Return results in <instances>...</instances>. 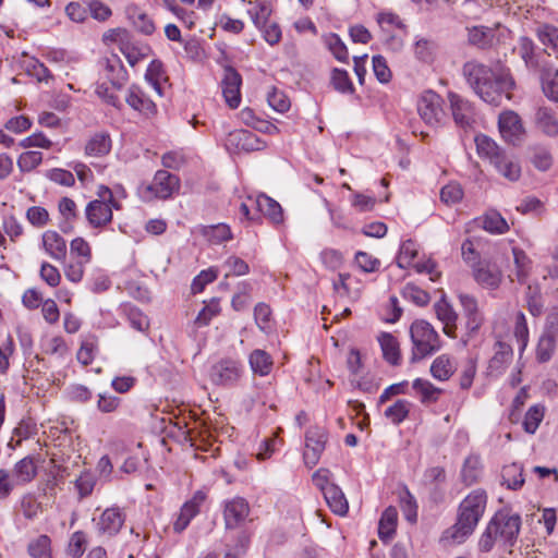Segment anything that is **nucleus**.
I'll return each mask as SVG.
<instances>
[{"label": "nucleus", "mask_w": 558, "mask_h": 558, "mask_svg": "<svg viewBox=\"0 0 558 558\" xmlns=\"http://www.w3.org/2000/svg\"><path fill=\"white\" fill-rule=\"evenodd\" d=\"M463 75L485 102L498 106L504 98L510 99L514 81L508 69L501 66L492 69L483 63L469 61L463 65Z\"/></svg>", "instance_id": "nucleus-1"}, {"label": "nucleus", "mask_w": 558, "mask_h": 558, "mask_svg": "<svg viewBox=\"0 0 558 558\" xmlns=\"http://www.w3.org/2000/svg\"><path fill=\"white\" fill-rule=\"evenodd\" d=\"M486 504L485 490L471 492L459 506L457 522L444 532L441 539L450 545L463 543L474 532Z\"/></svg>", "instance_id": "nucleus-2"}, {"label": "nucleus", "mask_w": 558, "mask_h": 558, "mask_svg": "<svg viewBox=\"0 0 558 558\" xmlns=\"http://www.w3.org/2000/svg\"><path fill=\"white\" fill-rule=\"evenodd\" d=\"M410 336L413 344L411 362H417L440 349L438 333L433 326L425 320H415L410 327Z\"/></svg>", "instance_id": "nucleus-3"}, {"label": "nucleus", "mask_w": 558, "mask_h": 558, "mask_svg": "<svg viewBox=\"0 0 558 558\" xmlns=\"http://www.w3.org/2000/svg\"><path fill=\"white\" fill-rule=\"evenodd\" d=\"M418 255V246L412 240L404 241L397 256V265L402 268L413 267L418 274H426L432 281H436L440 277L437 264L430 258L426 260H416Z\"/></svg>", "instance_id": "nucleus-4"}, {"label": "nucleus", "mask_w": 558, "mask_h": 558, "mask_svg": "<svg viewBox=\"0 0 558 558\" xmlns=\"http://www.w3.org/2000/svg\"><path fill=\"white\" fill-rule=\"evenodd\" d=\"M179 187L180 182L177 175L166 170H159L155 173L150 183L141 186L140 193L148 202L155 198L166 199L177 192Z\"/></svg>", "instance_id": "nucleus-5"}, {"label": "nucleus", "mask_w": 558, "mask_h": 558, "mask_svg": "<svg viewBox=\"0 0 558 558\" xmlns=\"http://www.w3.org/2000/svg\"><path fill=\"white\" fill-rule=\"evenodd\" d=\"M417 112L421 119L428 125L435 126L446 119L442 98L427 90L422 94L417 101Z\"/></svg>", "instance_id": "nucleus-6"}, {"label": "nucleus", "mask_w": 558, "mask_h": 558, "mask_svg": "<svg viewBox=\"0 0 558 558\" xmlns=\"http://www.w3.org/2000/svg\"><path fill=\"white\" fill-rule=\"evenodd\" d=\"M242 374L243 367L240 361L222 359L211 365L209 379L214 385L230 387L240 380Z\"/></svg>", "instance_id": "nucleus-7"}, {"label": "nucleus", "mask_w": 558, "mask_h": 558, "mask_svg": "<svg viewBox=\"0 0 558 558\" xmlns=\"http://www.w3.org/2000/svg\"><path fill=\"white\" fill-rule=\"evenodd\" d=\"M489 522L494 524L500 541L512 545L520 532L521 517L518 513L504 509L498 511Z\"/></svg>", "instance_id": "nucleus-8"}, {"label": "nucleus", "mask_w": 558, "mask_h": 558, "mask_svg": "<svg viewBox=\"0 0 558 558\" xmlns=\"http://www.w3.org/2000/svg\"><path fill=\"white\" fill-rule=\"evenodd\" d=\"M98 68L100 80H107L114 88L120 89L128 81V72L116 53L104 56L98 61Z\"/></svg>", "instance_id": "nucleus-9"}, {"label": "nucleus", "mask_w": 558, "mask_h": 558, "mask_svg": "<svg viewBox=\"0 0 558 558\" xmlns=\"http://www.w3.org/2000/svg\"><path fill=\"white\" fill-rule=\"evenodd\" d=\"M125 521V513L119 507L107 508L98 519H94L97 534L101 537L111 538L122 529Z\"/></svg>", "instance_id": "nucleus-10"}, {"label": "nucleus", "mask_w": 558, "mask_h": 558, "mask_svg": "<svg viewBox=\"0 0 558 558\" xmlns=\"http://www.w3.org/2000/svg\"><path fill=\"white\" fill-rule=\"evenodd\" d=\"M250 505L242 497H234L225 501L222 509L225 527L227 530L241 527L250 515Z\"/></svg>", "instance_id": "nucleus-11"}, {"label": "nucleus", "mask_w": 558, "mask_h": 558, "mask_svg": "<svg viewBox=\"0 0 558 558\" xmlns=\"http://www.w3.org/2000/svg\"><path fill=\"white\" fill-rule=\"evenodd\" d=\"M327 441V432L318 426H314L307 429L305 434V450L304 461L310 468L317 464L320 454L325 449Z\"/></svg>", "instance_id": "nucleus-12"}, {"label": "nucleus", "mask_w": 558, "mask_h": 558, "mask_svg": "<svg viewBox=\"0 0 558 558\" xmlns=\"http://www.w3.org/2000/svg\"><path fill=\"white\" fill-rule=\"evenodd\" d=\"M472 270L475 281L485 289L496 290L502 282L501 269L489 259L474 264Z\"/></svg>", "instance_id": "nucleus-13"}, {"label": "nucleus", "mask_w": 558, "mask_h": 558, "mask_svg": "<svg viewBox=\"0 0 558 558\" xmlns=\"http://www.w3.org/2000/svg\"><path fill=\"white\" fill-rule=\"evenodd\" d=\"M207 499V494L204 490H196L192 497L186 500L181 509L180 512L173 522V530L177 533L183 532L192 521L201 511V507L204 505V502Z\"/></svg>", "instance_id": "nucleus-14"}, {"label": "nucleus", "mask_w": 558, "mask_h": 558, "mask_svg": "<svg viewBox=\"0 0 558 558\" xmlns=\"http://www.w3.org/2000/svg\"><path fill=\"white\" fill-rule=\"evenodd\" d=\"M241 85V75L233 68H226L221 87L225 100L231 109H235L240 106Z\"/></svg>", "instance_id": "nucleus-15"}, {"label": "nucleus", "mask_w": 558, "mask_h": 558, "mask_svg": "<svg viewBox=\"0 0 558 558\" xmlns=\"http://www.w3.org/2000/svg\"><path fill=\"white\" fill-rule=\"evenodd\" d=\"M113 204L102 199L90 201L85 208V216L90 227L104 228L112 221Z\"/></svg>", "instance_id": "nucleus-16"}, {"label": "nucleus", "mask_w": 558, "mask_h": 558, "mask_svg": "<svg viewBox=\"0 0 558 558\" xmlns=\"http://www.w3.org/2000/svg\"><path fill=\"white\" fill-rule=\"evenodd\" d=\"M448 99L456 124L462 129L470 128L474 122V109L471 102L454 93H449Z\"/></svg>", "instance_id": "nucleus-17"}, {"label": "nucleus", "mask_w": 558, "mask_h": 558, "mask_svg": "<svg viewBox=\"0 0 558 558\" xmlns=\"http://www.w3.org/2000/svg\"><path fill=\"white\" fill-rule=\"evenodd\" d=\"M126 104L140 113L150 117L157 112V107L151 97L138 85H132L125 96Z\"/></svg>", "instance_id": "nucleus-18"}, {"label": "nucleus", "mask_w": 558, "mask_h": 558, "mask_svg": "<svg viewBox=\"0 0 558 558\" xmlns=\"http://www.w3.org/2000/svg\"><path fill=\"white\" fill-rule=\"evenodd\" d=\"M41 246L45 253L57 262H63L66 257V241L54 230H47L43 233Z\"/></svg>", "instance_id": "nucleus-19"}, {"label": "nucleus", "mask_w": 558, "mask_h": 558, "mask_svg": "<svg viewBox=\"0 0 558 558\" xmlns=\"http://www.w3.org/2000/svg\"><path fill=\"white\" fill-rule=\"evenodd\" d=\"M536 129L548 137L558 136V116L557 112L547 106H539L534 116Z\"/></svg>", "instance_id": "nucleus-20"}, {"label": "nucleus", "mask_w": 558, "mask_h": 558, "mask_svg": "<svg viewBox=\"0 0 558 558\" xmlns=\"http://www.w3.org/2000/svg\"><path fill=\"white\" fill-rule=\"evenodd\" d=\"M513 357L511 345L505 341L498 340L494 345V355L488 363L490 375H499L506 371Z\"/></svg>", "instance_id": "nucleus-21"}, {"label": "nucleus", "mask_w": 558, "mask_h": 558, "mask_svg": "<svg viewBox=\"0 0 558 558\" xmlns=\"http://www.w3.org/2000/svg\"><path fill=\"white\" fill-rule=\"evenodd\" d=\"M498 125L501 136L508 142H514L523 133L521 119L513 111L500 113Z\"/></svg>", "instance_id": "nucleus-22"}, {"label": "nucleus", "mask_w": 558, "mask_h": 558, "mask_svg": "<svg viewBox=\"0 0 558 558\" xmlns=\"http://www.w3.org/2000/svg\"><path fill=\"white\" fill-rule=\"evenodd\" d=\"M38 473V466L35 458L32 456L24 457L14 464L12 475L17 486L26 485L33 482Z\"/></svg>", "instance_id": "nucleus-23"}, {"label": "nucleus", "mask_w": 558, "mask_h": 558, "mask_svg": "<svg viewBox=\"0 0 558 558\" xmlns=\"http://www.w3.org/2000/svg\"><path fill=\"white\" fill-rule=\"evenodd\" d=\"M119 47L121 53L125 57L131 66H135L138 62L147 59L150 54V48L147 45L132 41L130 39L120 38Z\"/></svg>", "instance_id": "nucleus-24"}, {"label": "nucleus", "mask_w": 558, "mask_h": 558, "mask_svg": "<svg viewBox=\"0 0 558 558\" xmlns=\"http://www.w3.org/2000/svg\"><path fill=\"white\" fill-rule=\"evenodd\" d=\"M247 202L254 204L256 209L270 219L274 223H280L283 219L282 209L278 202L271 197L260 194L255 199L252 197L247 198Z\"/></svg>", "instance_id": "nucleus-25"}, {"label": "nucleus", "mask_w": 558, "mask_h": 558, "mask_svg": "<svg viewBox=\"0 0 558 558\" xmlns=\"http://www.w3.org/2000/svg\"><path fill=\"white\" fill-rule=\"evenodd\" d=\"M227 147H234L242 150H255L259 149V141L250 131L236 130L231 132L227 137Z\"/></svg>", "instance_id": "nucleus-26"}, {"label": "nucleus", "mask_w": 558, "mask_h": 558, "mask_svg": "<svg viewBox=\"0 0 558 558\" xmlns=\"http://www.w3.org/2000/svg\"><path fill=\"white\" fill-rule=\"evenodd\" d=\"M541 85L545 97L553 102H558V69L545 65L541 70Z\"/></svg>", "instance_id": "nucleus-27"}, {"label": "nucleus", "mask_w": 558, "mask_h": 558, "mask_svg": "<svg viewBox=\"0 0 558 558\" xmlns=\"http://www.w3.org/2000/svg\"><path fill=\"white\" fill-rule=\"evenodd\" d=\"M493 165L496 170L509 181H517L521 175V167L518 160L504 151L494 159Z\"/></svg>", "instance_id": "nucleus-28"}, {"label": "nucleus", "mask_w": 558, "mask_h": 558, "mask_svg": "<svg viewBox=\"0 0 558 558\" xmlns=\"http://www.w3.org/2000/svg\"><path fill=\"white\" fill-rule=\"evenodd\" d=\"M535 34L541 44L545 46V51L548 54L553 52L558 58V27L543 23L537 25Z\"/></svg>", "instance_id": "nucleus-29"}, {"label": "nucleus", "mask_w": 558, "mask_h": 558, "mask_svg": "<svg viewBox=\"0 0 558 558\" xmlns=\"http://www.w3.org/2000/svg\"><path fill=\"white\" fill-rule=\"evenodd\" d=\"M324 497L331 509V511L338 515L347 514L349 510L348 500L337 485H327L323 490Z\"/></svg>", "instance_id": "nucleus-30"}, {"label": "nucleus", "mask_w": 558, "mask_h": 558, "mask_svg": "<svg viewBox=\"0 0 558 558\" xmlns=\"http://www.w3.org/2000/svg\"><path fill=\"white\" fill-rule=\"evenodd\" d=\"M248 364L255 375L267 376L272 371L274 360L265 350L255 349L248 355Z\"/></svg>", "instance_id": "nucleus-31"}, {"label": "nucleus", "mask_w": 558, "mask_h": 558, "mask_svg": "<svg viewBox=\"0 0 558 558\" xmlns=\"http://www.w3.org/2000/svg\"><path fill=\"white\" fill-rule=\"evenodd\" d=\"M398 511L395 507L390 506L383 512L378 524V536L383 542L390 541L397 529Z\"/></svg>", "instance_id": "nucleus-32"}, {"label": "nucleus", "mask_w": 558, "mask_h": 558, "mask_svg": "<svg viewBox=\"0 0 558 558\" xmlns=\"http://www.w3.org/2000/svg\"><path fill=\"white\" fill-rule=\"evenodd\" d=\"M437 318L444 324V332L449 337H454L457 314L452 306L444 299L435 304Z\"/></svg>", "instance_id": "nucleus-33"}, {"label": "nucleus", "mask_w": 558, "mask_h": 558, "mask_svg": "<svg viewBox=\"0 0 558 558\" xmlns=\"http://www.w3.org/2000/svg\"><path fill=\"white\" fill-rule=\"evenodd\" d=\"M111 150V138L109 134L96 133L86 142L85 154L89 157H102Z\"/></svg>", "instance_id": "nucleus-34"}, {"label": "nucleus", "mask_w": 558, "mask_h": 558, "mask_svg": "<svg viewBox=\"0 0 558 558\" xmlns=\"http://www.w3.org/2000/svg\"><path fill=\"white\" fill-rule=\"evenodd\" d=\"M378 342L384 359L391 365H398L401 360V354L397 338L391 333L383 332L378 336Z\"/></svg>", "instance_id": "nucleus-35"}, {"label": "nucleus", "mask_w": 558, "mask_h": 558, "mask_svg": "<svg viewBox=\"0 0 558 558\" xmlns=\"http://www.w3.org/2000/svg\"><path fill=\"white\" fill-rule=\"evenodd\" d=\"M514 51L521 57L527 69L535 70L538 68L539 62L535 52V45L531 38L520 37Z\"/></svg>", "instance_id": "nucleus-36"}, {"label": "nucleus", "mask_w": 558, "mask_h": 558, "mask_svg": "<svg viewBox=\"0 0 558 558\" xmlns=\"http://www.w3.org/2000/svg\"><path fill=\"white\" fill-rule=\"evenodd\" d=\"M456 369L453 360L446 354L437 356L430 365L432 376L440 381L448 380Z\"/></svg>", "instance_id": "nucleus-37"}, {"label": "nucleus", "mask_w": 558, "mask_h": 558, "mask_svg": "<svg viewBox=\"0 0 558 558\" xmlns=\"http://www.w3.org/2000/svg\"><path fill=\"white\" fill-rule=\"evenodd\" d=\"M459 300L468 316L469 326L472 330L478 329L483 324L484 318L478 311L476 299L469 294H460Z\"/></svg>", "instance_id": "nucleus-38"}, {"label": "nucleus", "mask_w": 558, "mask_h": 558, "mask_svg": "<svg viewBox=\"0 0 558 558\" xmlns=\"http://www.w3.org/2000/svg\"><path fill=\"white\" fill-rule=\"evenodd\" d=\"M484 230L494 234H502L509 230L506 219L496 210H488L478 219Z\"/></svg>", "instance_id": "nucleus-39"}, {"label": "nucleus", "mask_w": 558, "mask_h": 558, "mask_svg": "<svg viewBox=\"0 0 558 558\" xmlns=\"http://www.w3.org/2000/svg\"><path fill=\"white\" fill-rule=\"evenodd\" d=\"M354 278L350 274H339L338 279L333 281V290L340 298L356 300L360 296L361 289L353 287Z\"/></svg>", "instance_id": "nucleus-40"}, {"label": "nucleus", "mask_w": 558, "mask_h": 558, "mask_svg": "<svg viewBox=\"0 0 558 558\" xmlns=\"http://www.w3.org/2000/svg\"><path fill=\"white\" fill-rule=\"evenodd\" d=\"M21 65L29 76L35 77L38 82H47L51 77L45 64L34 57L23 54Z\"/></svg>", "instance_id": "nucleus-41"}, {"label": "nucleus", "mask_w": 558, "mask_h": 558, "mask_svg": "<svg viewBox=\"0 0 558 558\" xmlns=\"http://www.w3.org/2000/svg\"><path fill=\"white\" fill-rule=\"evenodd\" d=\"M512 255H513L515 279L520 283H523L530 276V271L532 268V260L527 256V254L522 248H519V247L512 248Z\"/></svg>", "instance_id": "nucleus-42"}, {"label": "nucleus", "mask_w": 558, "mask_h": 558, "mask_svg": "<svg viewBox=\"0 0 558 558\" xmlns=\"http://www.w3.org/2000/svg\"><path fill=\"white\" fill-rule=\"evenodd\" d=\"M145 80L146 82L153 87L155 94L158 97H161L162 86L161 83L167 80L163 71L162 63L158 60H153L145 73Z\"/></svg>", "instance_id": "nucleus-43"}, {"label": "nucleus", "mask_w": 558, "mask_h": 558, "mask_svg": "<svg viewBox=\"0 0 558 558\" xmlns=\"http://www.w3.org/2000/svg\"><path fill=\"white\" fill-rule=\"evenodd\" d=\"M524 301L531 315L537 317L544 308L543 295L538 284H529L524 293Z\"/></svg>", "instance_id": "nucleus-44"}, {"label": "nucleus", "mask_w": 558, "mask_h": 558, "mask_svg": "<svg viewBox=\"0 0 558 558\" xmlns=\"http://www.w3.org/2000/svg\"><path fill=\"white\" fill-rule=\"evenodd\" d=\"M482 474V463L478 456H470L465 459L462 470L461 478L465 485H473L476 483Z\"/></svg>", "instance_id": "nucleus-45"}, {"label": "nucleus", "mask_w": 558, "mask_h": 558, "mask_svg": "<svg viewBox=\"0 0 558 558\" xmlns=\"http://www.w3.org/2000/svg\"><path fill=\"white\" fill-rule=\"evenodd\" d=\"M412 403L404 399H399L391 405L387 407L384 415L392 424H401L409 415Z\"/></svg>", "instance_id": "nucleus-46"}, {"label": "nucleus", "mask_w": 558, "mask_h": 558, "mask_svg": "<svg viewBox=\"0 0 558 558\" xmlns=\"http://www.w3.org/2000/svg\"><path fill=\"white\" fill-rule=\"evenodd\" d=\"M474 141L478 156L489 159L490 163H493L494 159L502 153L499 146L490 137L484 134L476 135Z\"/></svg>", "instance_id": "nucleus-47"}, {"label": "nucleus", "mask_w": 558, "mask_h": 558, "mask_svg": "<svg viewBox=\"0 0 558 558\" xmlns=\"http://www.w3.org/2000/svg\"><path fill=\"white\" fill-rule=\"evenodd\" d=\"M412 386L415 392L420 395L422 403L436 402L442 391L430 381L422 378H416Z\"/></svg>", "instance_id": "nucleus-48"}, {"label": "nucleus", "mask_w": 558, "mask_h": 558, "mask_svg": "<svg viewBox=\"0 0 558 558\" xmlns=\"http://www.w3.org/2000/svg\"><path fill=\"white\" fill-rule=\"evenodd\" d=\"M502 483L508 488L517 490L524 484L523 469L520 464L511 463L504 466L501 472Z\"/></svg>", "instance_id": "nucleus-49"}, {"label": "nucleus", "mask_w": 558, "mask_h": 558, "mask_svg": "<svg viewBox=\"0 0 558 558\" xmlns=\"http://www.w3.org/2000/svg\"><path fill=\"white\" fill-rule=\"evenodd\" d=\"M557 338L541 335L536 349L535 359L538 363H546L551 360L556 351Z\"/></svg>", "instance_id": "nucleus-50"}, {"label": "nucleus", "mask_w": 558, "mask_h": 558, "mask_svg": "<svg viewBox=\"0 0 558 558\" xmlns=\"http://www.w3.org/2000/svg\"><path fill=\"white\" fill-rule=\"evenodd\" d=\"M469 43L478 48H486L493 44L494 32L485 26H474L468 29Z\"/></svg>", "instance_id": "nucleus-51"}, {"label": "nucleus", "mask_w": 558, "mask_h": 558, "mask_svg": "<svg viewBox=\"0 0 558 558\" xmlns=\"http://www.w3.org/2000/svg\"><path fill=\"white\" fill-rule=\"evenodd\" d=\"M27 551L32 558H51V539L48 535H39L28 543Z\"/></svg>", "instance_id": "nucleus-52"}, {"label": "nucleus", "mask_w": 558, "mask_h": 558, "mask_svg": "<svg viewBox=\"0 0 558 558\" xmlns=\"http://www.w3.org/2000/svg\"><path fill=\"white\" fill-rule=\"evenodd\" d=\"M70 258L89 264L92 260V247L89 243L77 236L70 242Z\"/></svg>", "instance_id": "nucleus-53"}, {"label": "nucleus", "mask_w": 558, "mask_h": 558, "mask_svg": "<svg viewBox=\"0 0 558 558\" xmlns=\"http://www.w3.org/2000/svg\"><path fill=\"white\" fill-rule=\"evenodd\" d=\"M43 352L45 354L62 359L69 352L68 345L64 339L60 336H53L46 338L41 344Z\"/></svg>", "instance_id": "nucleus-54"}, {"label": "nucleus", "mask_w": 558, "mask_h": 558, "mask_svg": "<svg viewBox=\"0 0 558 558\" xmlns=\"http://www.w3.org/2000/svg\"><path fill=\"white\" fill-rule=\"evenodd\" d=\"M97 352H98L97 339L95 337H89L82 341L81 347L76 354V359L81 364H83L84 366H87L93 363Z\"/></svg>", "instance_id": "nucleus-55"}, {"label": "nucleus", "mask_w": 558, "mask_h": 558, "mask_svg": "<svg viewBox=\"0 0 558 558\" xmlns=\"http://www.w3.org/2000/svg\"><path fill=\"white\" fill-rule=\"evenodd\" d=\"M513 336L520 344V352L522 353L529 343L530 331L526 323L525 315L522 312H518L515 315V322L513 327Z\"/></svg>", "instance_id": "nucleus-56"}, {"label": "nucleus", "mask_w": 558, "mask_h": 558, "mask_svg": "<svg viewBox=\"0 0 558 558\" xmlns=\"http://www.w3.org/2000/svg\"><path fill=\"white\" fill-rule=\"evenodd\" d=\"M87 535L83 531L74 532L69 539L66 553L72 558H81L86 550Z\"/></svg>", "instance_id": "nucleus-57"}, {"label": "nucleus", "mask_w": 558, "mask_h": 558, "mask_svg": "<svg viewBox=\"0 0 558 558\" xmlns=\"http://www.w3.org/2000/svg\"><path fill=\"white\" fill-rule=\"evenodd\" d=\"M324 43L337 60H339L341 62L348 61V59H349L348 49L338 35H336V34L326 35L324 37Z\"/></svg>", "instance_id": "nucleus-58"}, {"label": "nucleus", "mask_w": 558, "mask_h": 558, "mask_svg": "<svg viewBox=\"0 0 558 558\" xmlns=\"http://www.w3.org/2000/svg\"><path fill=\"white\" fill-rule=\"evenodd\" d=\"M267 102L274 110L280 113L287 112L291 107L288 96L276 87H271L268 90Z\"/></svg>", "instance_id": "nucleus-59"}, {"label": "nucleus", "mask_w": 558, "mask_h": 558, "mask_svg": "<svg viewBox=\"0 0 558 558\" xmlns=\"http://www.w3.org/2000/svg\"><path fill=\"white\" fill-rule=\"evenodd\" d=\"M204 234L207 236L208 241L215 244L228 241L232 238L229 226L225 223H219L216 226H209L205 228Z\"/></svg>", "instance_id": "nucleus-60"}, {"label": "nucleus", "mask_w": 558, "mask_h": 558, "mask_svg": "<svg viewBox=\"0 0 558 558\" xmlns=\"http://www.w3.org/2000/svg\"><path fill=\"white\" fill-rule=\"evenodd\" d=\"M86 265L87 264L83 262L69 258V260L63 266L64 276L71 282L77 283L82 281L84 277Z\"/></svg>", "instance_id": "nucleus-61"}, {"label": "nucleus", "mask_w": 558, "mask_h": 558, "mask_svg": "<svg viewBox=\"0 0 558 558\" xmlns=\"http://www.w3.org/2000/svg\"><path fill=\"white\" fill-rule=\"evenodd\" d=\"M26 219L32 226L43 228L48 225L50 216L46 208L41 206H32L26 210Z\"/></svg>", "instance_id": "nucleus-62"}, {"label": "nucleus", "mask_w": 558, "mask_h": 558, "mask_svg": "<svg viewBox=\"0 0 558 558\" xmlns=\"http://www.w3.org/2000/svg\"><path fill=\"white\" fill-rule=\"evenodd\" d=\"M21 509L26 519L33 520L41 512V504L33 494H26L22 497Z\"/></svg>", "instance_id": "nucleus-63"}, {"label": "nucleus", "mask_w": 558, "mask_h": 558, "mask_svg": "<svg viewBox=\"0 0 558 558\" xmlns=\"http://www.w3.org/2000/svg\"><path fill=\"white\" fill-rule=\"evenodd\" d=\"M43 161L40 151L29 150L20 155L17 166L22 172H29Z\"/></svg>", "instance_id": "nucleus-64"}]
</instances>
